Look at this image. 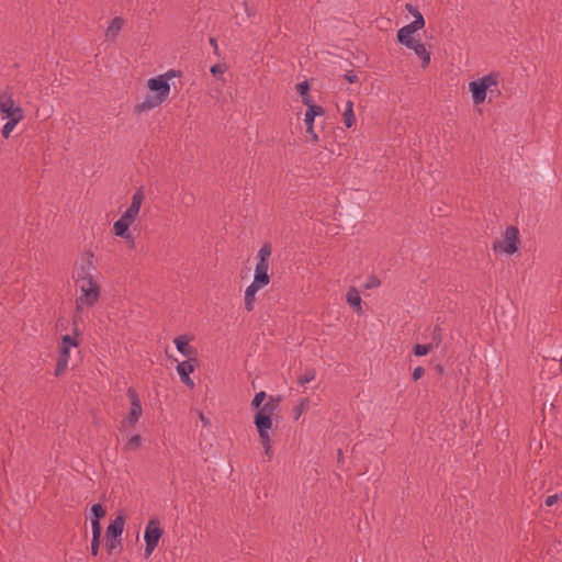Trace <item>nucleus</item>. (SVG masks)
I'll list each match as a JSON object with an SVG mask.
<instances>
[{"label":"nucleus","mask_w":562,"mask_h":562,"mask_svg":"<svg viewBox=\"0 0 562 562\" xmlns=\"http://www.w3.org/2000/svg\"><path fill=\"white\" fill-rule=\"evenodd\" d=\"M99 271L94 265L93 254L86 251L77 259L72 279L75 282L77 297L75 301L76 312L72 317L74 325L82 321L86 311L94 306L101 296L98 283Z\"/></svg>","instance_id":"1"},{"label":"nucleus","mask_w":562,"mask_h":562,"mask_svg":"<svg viewBox=\"0 0 562 562\" xmlns=\"http://www.w3.org/2000/svg\"><path fill=\"white\" fill-rule=\"evenodd\" d=\"M173 77H176V71L168 70L164 75L150 78L147 86L155 94L146 97L144 101L136 104L134 111L136 113L148 112L164 103L170 93L169 80Z\"/></svg>","instance_id":"2"},{"label":"nucleus","mask_w":562,"mask_h":562,"mask_svg":"<svg viewBox=\"0 0 562 562\" xmlns=\"http://www.w3.org/2000/svg\"><path fill=\"white\" fill-rule=\"evenodd\" d=\"M498 79L499 74L498 72H490L476 80H473L469 83V90L472 95V102L475 105L482 104L486 98L487 93L493 95L495 92V95H499L501 91L498 90Z\"/></svg>","instance_id":"3"},{"label":"nucleus","mask_w":562,"mask_h":562,"mask_svg":"<svg viewBox=\"0 0 562 562\" xmlns=\"http://www.w3.org/2000/svg\"><path fill=\"white\" fill-rule=\"evenodd\" d=\"M272 254V247L270 244H263L257 254V263L255 268L254 280L256 284L259 286H267L270 282V276L268 274L269 270V259Z\"/></svg>","instance_id":"4"},{"label":"nucleus","mask_w":562,"mask_h":562,"mask_svg":"<svg viewBox=\"0 0 562 562\" xmlns=\"http://www.w3.org/2000/svg\"><path fill=\"white\" fill-rule=\"evenodd\" d=\"M519 247V231L515 226H508L502 238L493 243L495 254L514 255Z\"/></svg>","instance_id":"5"},{"label":"nucleus","mask_w":562,"mask_h":562,"mask_svg":"<svg viewBox=\"0 0 562 562\" xmlns=\"http://www.w3.org/2000/svg\"><path fill=\"white\" fill-rule=\"evenodd\" d=\"M127 396L131 402V408L127 415L121 420V431L133 428L143 415V407L137 392L133 387H128Z\"/></svg>","instance_id":"6"},{"label":"nucleus","mask_w":562,"mask_h":562,"mask_svg":"<svg viewBox=\"0 0 562 562\" xmlns=\"http://www.w3.org/2000/svg\"><path fill=\"white\" fill-rule=\"evenodd\" d=\"M0 113L2 119L5 120H23L24 111L20 104H18L13 94L10 90H5L0 93Z\"/></svg>","instance_id":"7"},{"label":"nucleus","mask_w":562,"mask_h":562,"mask_svg":"<svg viewBox=\"0 0 562 562\" xmlns=\"http://www.w3.org/2000/svg\"><path fill=\"white\" fill-rule=\"evenodd\" d=\"M79 345L76 337L70 335H65L61 338V344L59 346L57 363L55 368V375H61L68 368L69 359H70V350L76 348Z\"/></svg>","instance_id":"8"},{"label":"nucleus","mask_w":562,"mask_h":562,"mask_svg":"<svg viewBox=\"0 0 562 562\" xmlns=\"http://www.w3.org/2000/svg\"><path fill=\"white\" fill-rule=\"evenodd\" d=\"M161 535H162V530L160 528L159 520L156 518L149 519L146 525L145 533H144V539H145V543H146V547H145L146 557H149L154 552Z\"/></svg>","instance_id":"9"},{"label":"nucleus","mask_w":562,"mask_h":562,"mask_svg":"<svg viewBox=\"0 0 562 562\" xmlns=\"http://www.w3.org/2000/svg\"><path fill=\"white\" fill-rule=\"evenodd\" d=\"M144 199H145L144 188L139 187L132 195L131 204L124 211V213L121 215V217L133 224L139 214Z\"/></svg>","instance_id":"10"},{"label":"nucleus","mask_w":562,"mask_h":562,"mask_svg":"<svg viewBox=\"0 0 562 562\" xmlns=\"http://www.w3.org/2000/svg\"><path fill=\"white\" fill-rule=\"evenodd\" d=\"M324 109L319 105H310L304 115V123L306 125V132L311 135L314 142L318 140V135L314 131V120L316 116L323 115Z\"/></svg>","instance_id":"11"},{"label":"nucleus","mask_w":562,"mask_h":562,"mask_svg":"<svg viewBox=\"0 0 562 562\" xmlns=\"http://www.w3.org/2000/svg\"><path fill=\"white\" fill-rule=\"evenodd\" d=\"M405 9L409 14H412L414 20L411 23L403 26L402 29H404L405 32H408L411 30L419 31V30L424 29L425 19L423 16V14L420 13V11L415 5H413L411 3H406Z\"/></svg>","instance_id":"12"},{"label":"nucleus","mask_w":562,"mask_h":562,"mask_svg":"<svg viewBox=\"0 0 562 562\" xmlns=\"http://www.w3.org/2000/svg\"><path fill=\"white\" fill-rule=\"evenodd\" d=\"M189 338L186 335H180L175 338L173 342L176 345L177 350L188 358L189 361L195 359L196 350L189 344Z\"/></svg>","instance_id":"13"},{"label":"nucleus","mask_w":562,"mask_h":562,"mask_svg":"<svg viewBox=\"0 0 562 562\" xmlns=\"http://www.w3.org/2000/svg\"><path fill=\"white\" fill-rule=\"evenodd\" d=\"M132 223L123 220L120 217L116 222L113 224V232L117 237H121L125 239L128 243H134V237L130 232V226Z\"/></svg>","instance_id":"14"},{"label":"nucleus","mask_w":562,"mask_h":562,"mask_svg":"<svg viewBox=\"0 0 562 562\" xmlns=\"http://www.w3.org/2000/svg\"><path fill=\"white\" fill-rule=\"evenodd\" d=\"M417 31H408V32H405L404 29H400L397 31V41L406 46L407 48L412 49V50H415L417 48V46L422 45L423 43H420L418 40H416L413 34L416 33Z\"/></svg>","instance_id":"15"},{"label":"nucleus","mask_w":562,"mask_h":562,"mask_svg":"<svg viewBox=\"0 0 562 562\" xmlns=\"http://www.w3.org/2000/svg\"><path fill=\"white\" fill-rule=\"evenodd\" d=\"M280 398L269 396L267 401L261 405L255 416H269L272 418L273 414L279 407Z\"/></svg>","instance_id":"16"},{"label":"nucleus","mask_w":562,"mask_h":562,"mask_svg":"<svg viewBox=\"0 0 562 562\" xmlns=\"http://www.w3.org/2000/svg\"><path fill=\"white\" fill-rule=\"evenodd\" d=\"M125 519L123 516L119 515L115 519H113L108 528H106V538L116 539L122 536L124 530Z\"/></svg>","instance_id":"17"},{"label":"nucleus","mask_w":562,"mask_h":562,"mask_svg":"<svg viewBox=\"0 0 562 562\" xmlns=\"http://www.w3.org/2000/svg\"><path fill=\"white\" fill-rule=\"evenodd\" d=\"M259 434V438L270 437L269 430L272 428V418L269 416H255L254 420Z\"/></svg>","instance_id":"18"},{"label":"nucleus","mask_w":562,"mask_h":562,"mask_svg":"<svg viewBox=\"0 0 562 562\" xmlns=\"http://www.w3.org/2000/svg\"><path fill=\"white\" fill-rule=\"evenodd\" d=\"M262 286H259L255 282H251L245 290V308L250 312L254 310L256 294Z\"/></svg>","instance_id":"19"},{"label":"nucleus","mask_w":562,"mask_h":562,"mask_svg":"<svg viewBox=\"0 0 562 562\" xmlns=\"http://www.w3.org/2000/svg\"><path fill=\"white\" fill-rule=\"evenodd\" d=\"M124 25V20L120 16L112 19L109 26L105 30V36L108 40L114 41L120 34Z\"/></svg>","instance_id":"20"},{"label":"nucleus","mask_w":562,"mask_h":562,"mask_svg":"<svg viewBox=\"0 0 562 562\" xmlns=\"http://www.w3.org/2000/svg\"><path fill=\"white\" fill-rule=\"evenodd\" d=\"M346 300L348 302V304L357 312V313H361L362 312V300H361V296H360V293L359 291L356 289V288H350L346 294Z\"/></svg>","instance_id":"21"},{"label":"nucleus","mask_w":562,"mask_h":562,"mask_svg":"<svg viewBox=\"0 0 562 562\" xmlns=\"http://www.w3.org/2000/svg\"><path fill=\"white\" fill-rule=\"evenodd\" d=\"M342 120L347 128H350L355 124L353 102L351 100L345 103Z\"/></svg>","instance_id":"22"},{"label":"nucleus","mask_w":562,"mask_h":562,"mask_svg":"<svg viewBox=\"0 0 562 562\" xmlns=\"http://www.w3.org/2000/svg\"><path fill=\"white\" fill-rule=\"evenodd\" d=\"M296 90L299 94L302 97L303 103L307 105V108H310V105H315L311 99V95L308 94L310 83L307 80L299 82L296 85Z\"/></svg>","instance_id":"23"},{"label":"nucleus","mask_w":562,"mask_h":562,"mask_svg":"<svg viewBox=\"0 0 562 562\" xmlns=\"http://www.w3.org/2000/svg\"><path fill=\"white\" fill-rule=\"evenodd\" d=\"M193 371H194V367L191 363V361H189V360L181 361L177 366V372H178L180 379L189 376Z\"/></svg>","instance_id":"24"},{"label":"nucleus","mask_w":562,"mask_h":562,"mask_svg":"<svg viewBox=\"0 0 562 562\" xmlns=\"http://www.w3.org/2000/svg\"><path fill=\"white\" fill-rule=\"evenodd\" d=\"M414 52L422 59V66L426 68L430 64V53L427 50L425 45L422 44L417 46Z\"/></svg>","instance_id":"25"},{"label":"nucleus","mask_w":562,"mask_h":562,"mask_svg":"<svg viewBox=\"0 0 562 562\" xmlns=\"http://www.w3.org/2000/svg\"><path fill=\"white\" fill-rule=\"evenodd\" d=\"M21 121L22 120H7V122L4 123L2 131H1L2 136L4 138H9L11 136L12 132L14 131V128L16 127V125Z\"/></svg>","instance_id":"26"},{"label":"nucleus","mask_w":562,"mask_h":562,"mask_svg":"<svg viewBox=\"0 0 562 562\" xmlns=\"http://www.w3.org/2000/svg\"><path fill=\"white\" fill-rule=\"evenodd\" d=\"M316 376V371L315 369H306L299 378H297V382L299 384L301 385H305L310 382H312Z\"/></svg>","instance_id":"27"},{"label":"nucleus","mask_w":562,"mask_h":562,"mask_svg":"<svg viewBox=\"0 0 562 562\" xmlns=\"http://www.w3.org/2000/svg\"><path fill=\"white\" fill-rule=\"evenodd\" d=\"M267 398V394L265 391H260L256 393L255 397L251 401V406L254 408H259L261 405H263V401Z\"/></svg>","instance_id":"28"},{"label":"nucleus","mask_w":562,"mask_h":562,"mask_svg":"<svg viewBox=\"0 0 562 562\" xmlns=\"http://www.w3.org/2000/svg\"><path fill=\"white\" fill-rule=\"evenodd\" d=\"M142 438L139 435H133L126 442V448L130 450H136L140 447Z\"/></svg>","instance_id":"29"},{"label":"nucleus","mask_w":562,"mask_h":562,"mask_svg":"<svg viewBox=\"0 0 562 562\" xmlns=\"http://www.w3.org/2000/svg\"><path fill=\"white\" fill-rule=\"evenodd\" d=\"M431 350V345L417 344L414 347V355L417 357L426 356Z\"/></svg>","instance_id":"30"},{"label":"nucleus","mask_w":562,"mask_h":562,"mask_svg":"<svg viewBox=\"0 0 562 562\" xmlns=\"http://www.w3.org/2000/svg\"><path fill=\"white\" fill-rule=\"evenodd\" d=\"M91 513L93 515L92 519L97 520H100L105 515V510L101 504H93L91 507Z\"/></svg>","instance_id":"31"},{"label":"nucleus","mask_w":562,"mask_h":562,"mask_svg":"<svg viewBox=\"0 0 562 562\" xmlns=\"http://www.w3.org/2000/svg\"><path fill=\"white\" fill-rule=\"evenodd\" d=\"M260 442L265 449V453L270 458H272V446H271V437L260 438Z\"/></svg>","instance_id":"32"},{"label":"nucleus","mask_w":562,"mask_h":562,"mask_svg":"<svg viewBox=\"0 0 562 562\" xmlns=\"http://www.w3.org/2000/svg\"><path fill=\"white\" fill-rule=\"evenodd\" d=\"M92 537H101V525L100 520L91 519Z\"/></svg>","instance_id":"33"},{"label":"nucleus","mask_w":562,"mask_h":562,"mask_svg":"<svg viewBox=\"0 0 562 562\" xmlns=\"http://www.w3.org/2000/svg\"><path fill=\"white\" fill-rule=\"evenodd\" d=\"M226 68L222 64H215L211 67L210 71L213 76L218 77L225 72Z\"/></svg>","instance_id":"34"},{"label":"nucleus","mask_w":562,"mask_h":562,"mask_svg":"<svg viewBox=\"0 0 562 562\" xmlns=\"http://www.w3.org/2000/svg\"><path fill=\"white\" fill-rule=\"evenodd\" d=\"M307 408V401L302 400L300 404L295 407V419H299L302 413Z\"/></svg>","instance_id":"35"},{"label":"nucleus","mask_w":562,"mask_h":562,"mask_svg":"<svg viewBox=\"0 0 562 562\" xmlns=\"http://www.w3.org/2000/svg\"><path fill=\"white\" fill-rule=\"evenodd\" d=\"M99 547H100V537H92L91 539V554L92 555H97L98 552H99Z\"/></svg>","instance_id":"36"},{"label":"nucleus","mask_w":562,"mask_h":562,"mask_svg":"<svg viewBox=\"0 0 562 562\" xmlns=\"http://www.w3.org/2000/svg\"><path fill=\"white\" fill-rule=\"evenodd\" d=\"M562 498V495L560 494H554V495H550L546 498L544 501V504L548 506V507H551L553 506L555 503H558L559 499Z\"/></svg>","instance_id":"37"},{"label":"nucleus","mask_w":562,"mask_h":562,"mask_svg":"<svg viewBox=\"0 0 562 562\" xmlns=\"http://www.w3.org/2000/svg\"><path fill=\"white\" fill-rule=\"evenodd\" d=\"M120 544V541H117L116 539H113V538H108V541H106V548H108V551L111 553L113 550H115L117 548V546Z\"/></svg>","instance_id":"38"},{"label":"nucleus","mask_w":562,"mask_h":562,"mask_svg":"<svg viewBox=\"0 0 562 562\" xmlns=\"http://www.w3.org/2000/svg\"><path fill=\"white\" fill-rule=\"evenodd\" d=\"M425 373V370L423 367H416L412 373V378L414 381L419 380Z\"/></svg>","instance_id":"39"},{"label":"nucleus","mask_w":562,"mask_h":562,"mask_svg":"<svg viewBox=\"0 0 562 562\" xmlns=\"http://www.w3.org/2000/svg\"><path fill=\"white\" fill-rule=\"evenodd\" d=\"M345 79L349 82V83H355L358 81V76L357 74L353 71V70H350V71H347L345 74Z\"/></svg>","instance_id":"40"},{"label":"nucleus","mask_w":562,"mask_h":562,"mask_svg":"<svg viewBox=\"0 0 562 562\" xmlns=\"http://www.w3.org/2000/svg\"><path fill=\"white\" fill-rule=\"evenodd\" d=\"M380 285V280L375 277H372L366 283L367 289L378 288Z\"/></svg>","instance_id":"41"},{"label":"nucleus","mask_w":562,"mask_h":562,"mask_svg":"<svg viewBox=\"0 0 562 562\" xmlns=\"http://www.w3.org/2000/svg\"><path fill=\"white\" fill-rule=\"evenodd\" d=\"M180 380H181V382H182L183 384H186V385H187V386H189L190 389H193V387H194V382H193V380L190 378V375H189V376H187V378H181Z\"/></svg>","instance_id":"42"},{"label":"nucleus","mask_w":562,"mask_h":562,"mask_svg":"<svg viewBox=\"0 0 562 562\" xmlns=\"http://www.w3.org/2000/svg\"><path fill=\"white\" fill-rule=\"evenodd\" d=\"M210 44L214 47L215 50L217 49V42L214 37L210 38Z\"/></svg>","instance_id":"43"},{"label":"nucleus","mask_w":562,"mask_h":562,"mask_svg":"<svg viewBox=\"0 0 562 562\" xmlns=\"http://www.w3.org/2000/svg\"><path fill=\"white\" fill-rule=\"evenodd\" d=\"M200 418H201L203 425L206 426L207 425V419L204 417V415L202 413L200 414Z\"/></svg>","instance_id":"44"},{"label":"nucleus","mask_w":562,"mask_h":562,"mask_svg":"<svg viewBox=\"0 0 562 562\" xmlns=\"http://www.w3.org/2000/svg\"><path fill=\"white\" fill-rule=\"evenodd\" d=\"M342 457V451L341 450H338V460H340Z\"/></svg>","instance_id":"45"}]
</instances>
